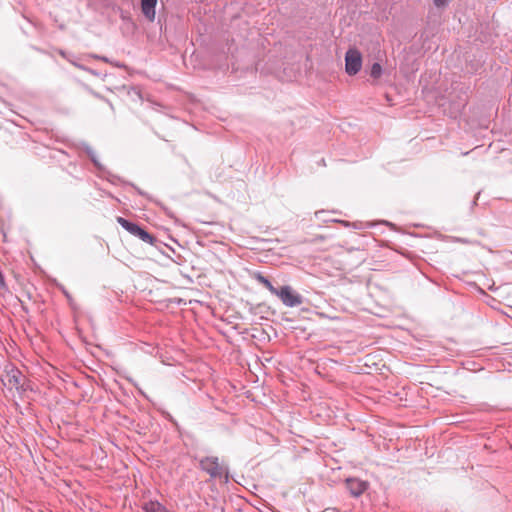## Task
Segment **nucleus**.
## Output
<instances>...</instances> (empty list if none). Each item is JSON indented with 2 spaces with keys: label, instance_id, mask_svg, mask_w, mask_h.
Masks as SVG:
<instances>
[{
  "label": "nucleus",
  "instance_id": "f8f14e48",
  "mask_svg": "<svg viewBox=\"0 0 512 512\" xmlns=\"http://www.w3.org/2000/svg\"><path fill=\"white\" fill-rule=\"evenodd\" d=\"M433 3L436 7L441 8L447 6L449 0H433Z\"/></svg>",
  "mask_w": 512,
  "mask_h": 512
},
{
  "label": "nucleus",
  "instance_id": "20e7f679",
  "mask_svg": "<svg viewBox=\"0 0 512 512\" xmlns=\"http://www.w3.org/2000/svg\"><path fill=\"white\" fill-rule=\"evenodd\" d=\"M362 68V56L357 49H349L345 54V71L348 75H356Z\"/></svg>",
  "mask_w": 512,
  "mask_h": 512
},
{
  "label": "nucleus",
  "instance_id": "4468645a",
  "mask_svg": "<svg viewBox=\"0 0 512 512\" xmlns=\"http://www.w3.org/2000/svg\"><path fill=\"white\" fill-rule=\"evenodd\" d=\"M61 56H63L64 58H66V53L64 51H61L60 52Z\"/></svg>",
  "mask_w": 512,
  "mask_h": 512
},
{
  "label": "nucleus",
  "instance_id": "39448f33",
  "mask_svg": "<svg viewBox=\"0 0 512 512\" xmlns=\"http://www.w3.org/2000/svg\"><path fill=\"white\" fill-rule=\"evenodd\" d=\"M200 468L208 473L211 478H220L223 475L224 469L219 464L218 457H204L199 462Z\"/></svg>",
  "mask_w": 512,
  "mask_h": 512
},
{
  "label": "nucleus",
  "instance_id": "f257e3e1",
  "mask_svg": "<svg viewBox=\"0 0 512 512\" xmlns=\"http://www.w3.org/2000/svg\"><path fill=\"white\" fill-rule=\"evenodd\" d=\"M1 381L8 389H15L20 393L27 391L26 377L13 365L6 366Z\"/></svg>",
  "mask_w": 512,
  "mask_h": 512
},
{
  "label": "nucleus",
  "instance_id": "423d86ee",
  "mask_svg": "<svg viewBox=\"0 0 512 512\" xmlns=\"http://www.w3.org/2000/svg\"><path fill=\"white\" fill-rule=\"evenodd\" d=\"M345 485L351 496L359 497L368 489V482L359 478H347Z\"/></svg>",
  "mask_w": 512,
  "mask_h": 512
},
{
  "label": "nucleus",
  "instance_id": "f03ea898",
  "mask_svg": "<svg viewBox=\"0 0 512 512\" xmlns=\"http://www.w3.org/2000/svg\"><path fill=\"white\" fill-rule=\"evenodd\" d=\"M118 224L124 228L126 231H128L131 235L138 237L143 242L148 243L150 245H155L157 242V239L148 233L146 230H144L142 227H140L138 224L134 222H130L129 220L123 218V217H117Z\"/></svg>",
  "mask_w": 512,
  "mask_h": 512
},
{
  "label": "nucleus",
  "instance_id": "0eeeda50",
  "mask_svg": "<svg viewBox=\"0 0 512 512\" xmlns=\"http://www.w3.org/2000/svg\"><path fill=\"white\" fill-rule=\"evenodd\" d=\"M156 4L157 0H141L142 13L149 21H154L155 19Z\"/></svg>",
  "mask_w": 512,
  "mask_h": 512
},
{
  "label": "nucleus",
  "instance_id": "7ed1b4c3",
  "mask_svg": "<svg viewBox=\"0 0 512 512\" xmlns=\"http://www.w3.org/2000/svg\"><path fill=\"white\" fill-rule=\"evenodd\" d=\"M275 296L287 307H297L303 303V296L296 292L291 286L284 285L277 289Z\"/></svg>",
  "mask_w": 512,
  "mask_h": 512
},
{
  "label": "nucleus",
  "instance_id": "9d476101",
  "mask_svg": "<svg viewBox=\"0 0 512 512\" xmlns=\"http://www.w3.org/2000/svg\"><path fill=\"white\" fill-rule=\"evenodd\" d=\"M84 151L89 156V158L91 159V161L93 162V164L97 168H101L102 167L101 164L99 163L98 159H97L95 151L90 146H88V145L85 146Z\"/></svg>",
  "mask_w": 512,
  "mask_h": 512
},
{
  "label": "nucleus",
  "instance_id": "ddd939ff",
  "mask_svg": "<svg viewBox=\"0 0 512 512\" xmlns=\"http://www.w3.org/2000/svg\"><path fill=\"white\" fill-rule=\"evenodd\" d=\"M0 287H2V288L6 287L4 275L2 274L1 271H0Z\"/></svg>",
  "mask_w": 512,
  "mask_h": 512
},
{
  "label": "nucleus",
  "instance_id": "6e6552de",
  "mask_svg": "<svg viewBox=\"0 0 512 512\" xmlns=\"http://www.w3.org/2000/svg\"><path fill=\"white\" fill-rule=\"evenodd\" d=\"M254 279L261 285H263L265 288H267L271 294L275 295L276 291H277V287L273 286V284L271 283V281L265 277L262 273L260 272H256L254 273Z\"/></svg>",
  "mask_w": 512,
  "mask_h": 512
},
{
  "label": "nucleus",
  "instance_id": "1a4fd4ad",
  "mask_svg": "<svg viewBox=\"0 0 512 512\" xmlns=\"http://www.w3.org/2000/svg\"><path fill=\"white\" fill-rule=\"evenodd\" d=\"M143 510L145 512H168L166 507L158 501H149L144 504Z\"/></svg>",
  "mask_w": 512,
  "mask_h": 512
},
{
  "label": "nucleus",
  "instance_id": "9b49d317",
  "mask_svg": "<svg viewBox=\"0 0 512 512\" xmlns=\"http://www.w3.org/2000/svg\"><path fill=\"white\" fill-rule=\"evenodd\" d=\"M382 75V67L379 63H374L370 70V76L374 79L380 78Z\"/></svg>",
  "mask_w": 512,
  "mask_h": 512
}]
</instances>
